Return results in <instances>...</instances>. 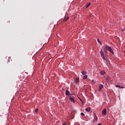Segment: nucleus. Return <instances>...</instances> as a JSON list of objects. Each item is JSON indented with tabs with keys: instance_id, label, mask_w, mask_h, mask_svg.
Segmentation results:
<instances>
[{
	"instance_id": "5",
	"label": "nucleus",
	"mask_w": 125,
	"mask_h": 125,
	"mask_svg": "<svg viewBox=\"0 0 125 125\" xmlns=\"http://www.w3.org/2000/svg\"><path fill=\"white\" fill-rule=\"evenodd\" d=\"M79 81H80V78H79V77H78L77 78L75 79L76 83H79Z\"/></svg>"
},
{
	"instance_id": "3",
	"label": "nucleus",
	"mask_w": 125,
	"mask_h": 125,
	"mask_svg": "<svg viewBox=\"0 0 125 125\" xmlns=\"http://www.w3.org/2000/svg\"><path fill=\"white\" fill-rule=\"evenodd\" d=\"M102 115H104V116H106L107 114V110L106 108L104 109L102 111Z\"/></svg>"
},
{
	"instance_id": "7",
	"label": "nucleus",
	"mask_w": 125,
	"mask_h": 125,
	"mask_svg": "<svg viewBox=\"0 0 125 125\" xmlns=\"http://www.w3.org/2000/svg\"><path fill=\"white\" fill-rule=\"evenodd\" d=\"M68 19H69V17H64L63 21V22H66V21H67V20H68Z\"/></svg>"
},
{
	"instance_id": "8",
	"label": "nucleus",
	"mask_w": 125,
	"mask_h": 125,
	"mask_svg": "<svg viewBox=\"0 0 125 125\" xmlns=\"http://www.w3.org/2000/svg\"><path fill=\"white\" fill-rule=\"evenodd\" d=\"M94 120L96 121V122H97L98 118H97V116H96L95 113H94Z\"/></svg>"
},
{
	"instance_id": "21",
	"label": "nucleus",
	"mask_w": 125,
	"mask_h": 125,
	"mask_svg": "<svg viewBox=\"0 0 125 125\" xmlns=\"http://www.w3.org/2000/svg\"><path fill=\"white\" fill-rule=\"evenodd\" d=\"M123 31H125V27L123 29Z\"/></svg>"
},
{
	"instance_id": "10",
	"label": "nucleus",
	"mask_w": 125,
	"mask_h": 125,
	"mask_svg": "<svg viewBox=\"0 0 125 125\" xmlns=\"http://www.w3.org/2000/svg\"><path fill=\"white\" fill-rule=\"evenodd\" d=\"M91 108L90 107H87V108L85 109L86 112H90V109Z\"/></svg>"
},
{
	"instance_id": "1",
	"label": "nucleus",
	"mask_w": 125,
	"mask_h": 125,
	"mask_svg": "<svg viewBox=\"0 0 125 125\" xmlns=\"http://www.w3.org/2000/svg\"><path fill=\"white\" fill-rule=\"evenodd\" d=\"M103 49H104V52L102 51V50H101L100 52V55L102 59H103L104 61H105L107 62V59L106 58H107V57L108 56V51H107V50L106 49V47H105V46L104 47Z\"/></svg>"
},
{
	"instance_id": "16",
	"label": "nucleus",
	"mask_w": 125,
	"mask_h": 125,
	"mask_svg": "<svg viewBox=\"0 0 125 125\" xmlns=\"http://www.w3.org/2000/svg\"><path fill=\"white\" fill-rule=\"evenodd\" d=\"M39 112V109L37 108L35 109V113H38Z\"/></svg>"
},
{
	"instance_id": "20",
	"label": "nucleus",
	"mask_w": 125,
	"mask_h": 125,
	"mask_svg": "<svg viewBox=\"0 0 125 125\" xmlns=\"http://www.w3.org/2000/svg\"><path fill=\"white\" fill-rule=\"evenodd\" d=\"M80 99L81 102H83V100H82V99Z\"/></svg>"
},
{
	"instance_id": "22",
	"label": "nucleus",
	"mask_w": 125,
	"mask_h": 125,
	"mask_svg": "<svg viewBox=\"0 0 125 125\" xmlns=\"http://www.w3.org/2000/svg\"><path fill=\"white\" fill-rule=\"evenodd\" d=\"M62 125H66V124H63Z\"/></svg>"
},
{
	"instance_id": "18",
	"label": "nucleus",
	"mask_w": 125,
	"mask_h": 125,
	"mask_svg": "<svg viewBox=\"0 0 125 125\" xmlns=\"http://www.w3.org/2000/svg\"><path fill=\"white\" fill-rule=\"evenodd\" d=\"M98 125H102V124H101V123H99V124H98Z\"/></svg>"
},
{
	"instance_id": "6",
	"label": "nucleus",
	"mask_w": 125,
	"mask_h": 125,
	"mask_svg": "<svg viewBox=\"0 0 125 125\" xmlns=\"http://www.w3.org/2000/svg\"><path fill=\"white\" fill-rule=\"evenodd\" d=\"M103 88V85H101L99 88V91H101L102 90V89Z\"/></svg>"
},
{
	"instance_id": "11",
	"label": "nucleus",
	"mask_w": 125,
	"mask_h": 125,
	"mask_svg": "<svg viewBox=\"0 0 125 125\" xmlns=\"http://www.w3.org/2000/svg\"><path fill=\"white\" fill-rule=\"evenodd\" d=\"M81 73H82V75H86V74H87V73L85 71H82Z\"/></svg>"
},
{
	"instance_id": "19",
	"label": "nucleus",
	"mask_w": 125,
	"mask_h": 125,
	"mask_svg": "<svg viewBox=\"0 0 125 125\" xmlns=\"http://www.w3.org/2000/svg\"><path fill=\"white\" fill-rule=\"evenodd\" d=\"M116 86H117V87H120V85H117Z\"/></svg>"
},
{
	"instance_id": "14",
	"label": "nucleus",
	"mask_w": 125,
	"mask_h": 125,
	"mask_svg": "<svg viewBox=\"0 0 125 125\" xmlns=\"http://www.w3.org/2000/svg\"><path fill=\"white\" fill-rule=\"evenodd\" d=\"M90 5V3H89L88 4H87L86 6V8H87V7H88V6H89Z\"/></svg>"
},
{
	"instance_id": "2",
	"label": "nucleus",
	"mask_w": 125,
	"mask_h": 125,
	"mask_svg": "<svg viewBox=\"0 0 125 125\" xmlns=\"http://www.w3.org/2000/svg\"><path fill=\"white\" fill-rule=\"evenodd\" d=\"M106 49L107 50H108V51H110V52H111V53H112L113 54L114 51H113V49H112V47H110V46H107V45H105L104 46Z\"/></svg>"
},
{
	"instance_id": "12",
	"label": "nucleus",
	"mask_w": 125,
	"mask_h": 125,
	"mask_svg": "<svg viewBox=\"0 0 125 125\" xmlns=\"http://www.w3.org/2000/svg\"><path fill=\"white\" fill-rule=\"evenodd\" d=\"M101 74L102 75H103H103H105V71H102L101 72Z\"/></svg>"
},
{
	"instance_id": "15",
	"label": "nucleus",
	"mask_w": 125,
	"mask_h": 125,
	"mask_svg": "<svg viewBox=\"0 0 125 125\" xmlns=\"http://www.w3.org/2000/svg\"><path fill=\"white\" fill-rule=\"evenodd\" d=\"M98 42H99L100 44H102V43L100 42V40H99V39H98Z\"/></svg>"
},
{
	"instance_id": "17",
	"label": "nucleus",
	"mask_w": 125,
	"mask_h": 125,
	"mask_svg": "<svg viewBox=\"0 0 125 125\" xmlns=\"http://www.w3.org/2000/svg\"><path fill=\"white\" fill-rule=\"evenodd\" d=\"M81 116H82V117H83V116H84V113L82 112V113H81Z\"/></svg>"
},
{
	"instance_id": "4",
	"label": "nucleus",
	"mask_w": 125,
	"mask_h": 125,
	"mask_svg": "<svg viewBox=\"0 0 125 125\" xmlns=\"http://www.w3.org/2000/svg\"><path fill=\"white\" fill-rule=\"evenodd\" d=\"M69 100L73 102V103H75V97H70Z\"/></svg>"
},
{
	"instance_id": "13",
	"label": "nucleus",
	"mask_w": 125,
	"mask_h": 125,
	"mask_svg": "<svg viewBox=\"0 0 125 125\" xmlns=\"http://www.w3.org/2000/svg\"><path fill=\"white\" fill-rule=\"evenodd\" d=\"M85 79H87V75H84L83 77V80H85Z\"/></svg>"
},
{
	"instance_id": "9",
	"label": "nucleus",
	"mask_w": 125,
	"mask_h": 125,
	"mask_svg": "<svg viewBox=\"0 0 125 125\" xmlns=\"http://www.w3.org/2000/svg\"><path fill=\"white\" fill-rule=\"evenodd\" d=\"M65 95L68 96V95H70V91H69V90H66L65 91Z\"/></svg>"
}]
</instances>
